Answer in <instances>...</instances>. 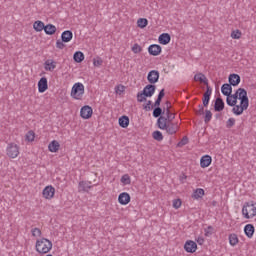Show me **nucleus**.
<instances>
[{
  "mask_svg": "<svg viewBox=\"0 0 256 256\" xmlns=\"http://www.w3.org/2000/svg\"><path fill=\"white\" fill-rule=\"evenodd\" d=\"M165 115L168 122H172L173 119H175V114L171 113V110H169V108H166Z\"/></svg>",
  "mask_w": 256,
  "mask_h": 256,
  "instance_id": "obj_38",
  "label": "nucleus"
},
{
  "mask_svg": "<svg viewBox=\"0 0 256 256\" xmlns=\"http://www.w3.org/2000/svg\"><path fill=\"white\" fill-rule=\"evenodd\" d=\"M6 153L10 159H17V157H19V146L14 143L8 144Z\"/></svg>",
  "mask_w": 256,
  "mask_h": 256,
  "instance_id": "obj_6",
  "label": "nucleus"
},
{
  "mask_svg": "<svg viewBox=\"0 0 256 256\" xmlns=\"http://www.w3.org/2000/svg\"><path fill=\"white\" fill-rule=\"evenodd\" d=\"M47 89H49V85L47 84V78L42 77L38 81V91L39 93H45Z\"/></svg>",
  "mask_w": 256,
  "mask_h": 256,
  "instance_id": "obj_17",
  "label": "nucleus"
},
{
  "mask_svg": "<svg viewBox=\"0 0 256 256\" xmlns=\"http://www.w3.org/2000/svg\"><path fill=\"white\" fill-rule=\"evenodd\" d=\"M166 107H167V109H170L171 108V102L167 101L166 102Z\"/></svg>",
  "mask_w": 256,
  "mask_h": 256,
  "instance_id": "obj_58",
  "label": "nucleus"
},
{
  "mask_svg": "<svg viewBox=\"0 0 256 256\" xmlns=\"http://www.w3.org/2000/svg\"><path fill=\"white\" fill-rule=\"evenodd\" d=\"M71 98L76 99V101H81L83 99V95H85V85L81 82H77L72 86L71 89Z\"/></svg>",
  "mask_w": 256,
  "mask_h": 256,
  "instance_id": "obj_5",
  "label": "nucleus"
},
{
  "mask_svg": "<svg viewBox=\"0 0 256 256\" xmlns=\"http://www.w3.org/2000/svg\"><path fill=\"white\" fill-rule=\"evenodd\" d=\"M195 81H200V83H204L205 85H208L207 77L203 73H198L194 76Z\"/></svg>",
  "mask_w": 256,
  "mask_h": 256,
  "instance_id": "obj_31",
  "label": "nucleus"
},
{
  "mask_svg": "<svg viewBox=\"0 0 256 256\" xmlns=\"http://www.w3.org/2000/svg\"><path fill=\"white\" fill-rule=\"evenodd\" d=\"M121 183H123V185H131V177L129 174H124L121 177Z\"/></svg>",
  "mask_w": 256,
  "mask_h": 256,
  "instance_id": "obj_37",
  "label": "nucleus"
},
{
  "mask_svg": "<svg viewBox=\"0 0 256 256\" xmlns=\"http://www.w3.org/2000/svg\"><path fill=\"white\" fill-rule=\"evenodd\" d=\"M203 195H205V190H203V188H198L196 190H194L193 194H192V199H202Z\"/></svg>",
  "mask_w": 256,
  "mask_h": 256,
  "instance_id": "obj_30",
  "label": "nucleus"
},
{
  "mask_svg": "<svg viewBox=\"0 0 256 256\" xmlns=\"http://www.w3.org/2000/svg\"><path fill=\"white\" fill-rule=\"evenodd\" d=\"M161 51H162V48L158 44H152L148 47V53L153 57H157L161 55Z\"/></svg>",
  "mask_w": 256,
  "mask_h": 256,
  "instance_id": "obj_10",
  "label": "nucleus"
},
{
  "mask_svg": "<svg viewBox=\"0 0 256 256\" xmlns=\"http://www.w3.org/2000/svg\"><path fill=\"white\" fill-rule=\"evenodd\" d=\"M203 111H204L203 106H200V109L198 111L199 115H203Z\"/></svg>",
  "mask_w": 256,
  "mask_h": 256,
  "instance_id": "obj_57",
  "label": "nucleus"
},
{
  "mask_svg": "<svg viewBox=\"0 0 256 256\" xmlns=\"http://www.w3.org/2000/svg\"><path fill=\"white\" fill-rule=\"evenodd\" d=\"M237 243H239V238L237 237V234H230L229 235V244L231 245V247H235V245H237Z\"/></svg>",
  "mask_w": 256,
  "mask_h": 256,
  "instance_id": "obj_33",
  "label": "nucleus"
},
{
  "mask_svg": "<svg viewBox=\"0 0 256 256\" xmlns=\"http://www.w3.org/2000/svg\"><path fill=\"white\" fill-rule=\"evenodd\" d=\"M60 147H61V145L59 144V142L57 140H53L48 145V151H50V153H57V151H59Z\"/></svg>",
  "mask_w": 256,
  "mask_h": 256,
  "instance_id": "obj_24",
  "label": "nucleus"
},
{
  "mask_svg": "<svg viewBox=\"0 0 256 256\" xmlns=\"http://www.w3.org/2000/svg\"><path fill=\"white\" fill-rule=\"evenodd\" d=\"M130 202H131V196L129 195V193L122 192L119 194L118 203H120V205H129Z\"/></svg>",
  "mask_w": 256,
  "mask_h": 256,
  "instance_id": "obj_11",
  "label": "nucleus"
},
{
  "mask_svg": "<svg viewBox=\"0 0 256 256\" xmlns=\"http://www.w3.org/2000/svg\"><path fill=\"white\" fill-rule=\"evenodd\" d=\"M72 39L73 32H71V30H65L64 32H62L61 40L63 41V43H69V41H71Z\"/></svg>",
  "mask_w": 256,
  "mask_h": 256,
  "instance_id": "obj_22",
  "label": "nucleus"
},
{
  "mask_svg": "<svg viewBox=\"0 0 256 256\" xmlns=\"http://www.w3.org/2000/svg\"><path fill=\"white\" fill-rule=\"evenodd\" d=\"M42 195L44 199H53L55 197V187H53L52 185L46 186L42 191Z\"/></svg>",
  "mask_w": 256,
  "mask_h": 256,
  "instance_id": "obj_7",
  "label": "nucleus"
},
{
  "mask_svg": "<svg viewBox=\"0 0 256 256\" xmlns=\"http://www.w3.org/2000/svg\"><path fill=\"white\" fill-rule=\"evenodd\" d=\"M147 80L151 83V85H155V83L159 81V71L151 70L148 73Z\"/></svg>",
  "mask_w": 256,
  "mask_h": 256,
  "instance_id": "obj_13",
  "label": "nucleus"
},
{
  "mask_svg": "<svg viewBox=\"0 0 256 256\" xmlns=\"http://www.w3.org/2000/svg\"><path fill=\"white\" fill-rule=\"evenodd\" d=\"M157 125L162 131H166L168 135H175L179 131V124L168 122L167 118L160 116Z\"/></svg>",
  "mask_w": 256,
  "mask_h": 256,
  "instance_id": "obj_2",
  "label": "nucleus"
},
{
  "mask_svg": "<svg viewBox=\"0 0 256 256\" xmlns=\"http://www.w3.org/2000/svg\"><path fill=\"white\" fill-rule=\"evenodd\" d=\"M125 91V86L123 85H118L115 87V93H117L118 95H121V93H123Z\"/></svg>",
  "mask_w": 256,
  "mask_h": 256,
  "instance_id": "obj_46",
  "label": "nucleus"
},
{
  "mask_svg": "<svg viewBox=\"0 0 256 256\" xmlns=\"http://www.w3.org/2000/svg\"><path fill=\"white\" fill-rule=\"evenodd\" d=\"M93 65L94 67H101L103 65V59H101L100 57L94 58Z\"/></svg>",
  "mask_w": 256,
  "mask_h": 256,
  "instance_id": "obj_40",
  "label": "nucleus"
},
{
  "mask_svg": "<svg viewBox=\"0 0 256 256\" xmlns=\"http://www.w3.org/2000/svg\"><path fill=\"white\" fill-rule=\"evenodd\" d=\"M152 137L155 139V141H163V133H161L159 130L154 131L152 133Z\"/></svg>",
  "mask_w": 256,
  "mask_h": 256,
  "instance_id": "obj_36",
  "label": "nucleus"
},
{
  "mask_svg": "<svg viewBox=\"0 0 256 256\" xmlns=\"http://www.w3.org/2000/svg\"><path fill=\"white\" fill-rule=\"evenodd\" d=\"M136 97L138 103H145V101H147L148 96L143 92H138Z\"/></svg>",
  "mask_w": 256,
  "mask_h": 256,
  "instance_id": "obj_35",
  "label": "nucleus"
},
{
  "mask_svg": "<svg viewBox=\"0 0 256 256\" xmlns=\"http://www.w3.org/2000/svg\"><path fill=\"white\" fill-rule=\"evenodd\" d=\"M32 237H41L43 233L41 232V229L39 228H32L31 229Z\"/></svg>",
  "mask_w": 256,
  "mask_h": 256,
  "instance_id": "obj_39",
  "label": "nucleus"
},
{
  "mask_svg": "<svg viewBox=\"0 0 256 256\" xmlns=\"http://www.w3.org/2000/svg\"><path fill=\"white\" fill-rule=\"evenodd\" d=\"M207 229L208 230H206V235H211L213 233V227L212 226H208Z\"/></svg>",
  "mask_w": 256,
  "mask_h": 256,
  "instance_id": "obj_53",
  "label": "nucleus"
},
{
  "mask_svg": "<svg viewBox=\"0 0 256 256\" xmlns=\"http://www.w3.org/2000/svg\"><path fill=\"white\" fill-rule=\"evenodd\" d=\"M163 97H165V89H162V90L159 92L157 99H161V100H162Z\"/></svg>",
  "mask_w": 256,
  "mask_h": 256,
  "instance_id": "obj_51",
  "label": "nucleus"
},
{
  "mask_svg": "<svg viewBox=\"0 0 256 256\" xmlns=\"http://www.w3.org/2000/svg\"><path fill=\"white\" fill-rule=\"evenodd\" d=\"M187 141H188L187 137H184L182 141L179 143V145H187Z\"/></svg>",
  "mask_w": 256,
  "mask_h": 256,
  "instance_id": "obj_56",
  "label": "nucleus"
},
{
  "mask_svg": "<svg viewBox=\"0 0 256 256\" xmlns=\"http://www.w3.org/2000/svg\"><path fill=\"white\" fill-rule=\"evenodd\" d=\"M239 93L240 105L233 106L232 113L234 115H243V111H247L249 108V97H247V90L243 88H239L237 90Z\"/></svg>",
  "mask_w": 256,
  "mask_h": 256,
  "instance_id": "obj_1",
  "label": "nucleus"
},
{
  "mask_svg": "<svg viewBox=\"0 0 256 256\" xmlns=\"http://www.w3.org/2000/svg\"><path fill=\"white\" fill-rule=\"evenodd\" d=\"M256 216V202L249 201L245 202L242 207V217L244 219H253Z\"/></svg>",
  "mask_w": 256,
  "mask_h": 256,
  "instance_id": "obj_4",
  "label": "nucleus"
},
{
  "mask_svg": "<svg viewBox=\"0 0 256 256\" xmlns=\"http://www.w3.org/2000/svg\"><path fill=\"white\" fill-rule=\"evenodd\" d=\"M179 180H180L181 183H185V181H187V175L182 174V175L179 177Z\"/></svg>",
  "mask_w": 256,
  "mask_h": 256,
  "instance_id": "obj_52",
  "label": "nucleus"
},
{
  "mask_svg": "<svg viewBox=\"0 0 256 256\" xmlns=\"http://www.w3.org/2000/svg\"><path fill=\"white\" fill-rule=\"evenodd\" d=\"M118 123L122 129H127L129 127V117L121 116L118 120Z\"/></svg>",
  "mask_w": 256,
  "mask_h": 256,
  "instance_id": "obj_27",
  "label": "nucleus"
},
{
  "mask_svg": "<svg viewBox=\"0 0 256 256\" xmlns=\"http://www.w3.org/2000/svg\"><path fill=\"white\" fill-rule=\"evenodd\" d=\"M26 141H35V132L33 131H29L27 134H26Z\"/></svg>",
  "mask_w": 256,
  "mask_h": 256,
  "instance_id": "obj_41",
  "label": "nucleus"
},
{
  "mask_svg": "<svg viewBox=\"0 0 256 256\" xmlns=\"http://www.w3.org/2000/svg\"><path fill=\"white\" fill-rule=\"evenodd\" d=\"M85 59V54H83V52L78 51L74 53V61L76 63H81L82 61H84Z\"/></svg>",
  "mask_w": 256,
  "mask_h": 256,
  "instance_id": "obj_32",
  "label": "nucleus"
},
{
  "mask_svg": "<svg viewBox=\"0 0 256 256\" xmlns=\"http://www.w3.org/2000/svg\"><path fill=\"white\" fill-rule=\"evenodd\" d=\"M173 207L174 209H179L181 207V199L173 200Z\"/></svg>",
  "mask_w": 256,
  "mask_h": 256,
  "instance_id": "obj_48",
  "label": "nucleus"
},
{
  "mask_svg": "<svg viewBox=\"0 0 256 256\" xmlns=\"http://www.w3.org/2000/svg\"><path fill=\"white\" fill-rule=\"evenodd\" d=\"M153 102H151V100H149L144 106H143V109L145 111H151V109H153V105H152Z\"/></svg>",
  "mask_w": 256,
  "mask_h": 256,
  "instance_id": "obj_47",
  "label": "nucleus"
},
{
  "mask_svg": "<svg viewBox=\"0 0 256 256\" xmlns=\"http://www.w3.org/2000/svg\"><path fill=\"white\" fill-rule=\"evenodd\" d=\"M93 187L91 181H80L78 184L79 193H89V189Z\"/></svg>",
  "mask_w": 256,
  "mask_h": 256,
  "instance_id": "obj_9",
  "label": "nucleus"
},
{
  "mask_svg": "<svg viewBox=\"0 0 256 256\" xmlns=\"http://www.w3.org/2000/svg\"><path fill=\"white\" fill-rule=\"evenodd\" d=\"M80 117H82V119H91V117H93V108H91V106H83L80 110Z\"/></svg>",
  "mask_w": 256,
  "mask_h": 256,
  "instance_id": "obj_8",
  "label": "nucleus"
},
{
  "mask_svg": "<svg viewBox=\"0 0 256 256\" xmlns=\"http://www.w3.org/2000/svg\"><path fill=\"white\" fill-rule=\"evenodd\" d=\"M46 256H53L52 254H47Z\"/></svg>",
  "mask_w": 256,
  "mask_h": 256,
  "instance_id": "obj_59",
  "label": "nucleus"
},
{
  "mask_svg": "<svg viewBox=\"0 0 256 256\" xmlns=\"http://www.w3.org/2000/svg\"><path fill=\"white\" fill-rule=\"evenodd\" d=\"M212 93H213V90L211 89V87L207 86V90L205 91L204 96H203L204 107H207V105H209V101L211 99Z\"/></svg>",
  "mask_w": 256,
  "mask_h": 256,
  "instance_id": "obj_21",
  "label": "nucleus"
},
{
  "mask_svg": "<svg viewBox=\"0 0 256 256\" xmlns=\"http://www.w3.org/2000/svg\"><path fill=\"white\" fill-rule=\"evenodd\" d=\"M184 249L187 253H195L197 251V243L193 240H188L184 244Z\"/></svg>",
  "mask_w": 256,
  "mask_h": 256,
  "instance_id": "obj_12",
  "label": "nucleus"
},
{
  "mask_svg": "<svg viewBox=\"0 0 256 256\" xmlns=\"http://www.w3.org/2000/svg\"><path fill=\"white\" fill-rule=\"evenodd\" d=\"M212 162L213 158H211L210 155H204L200 159V167L202 169H207V167H209V165H211Z\"/></svg>",
  "mask_w": 256,
  "mask_h": 256,
  "instance_id": "obj_15",
  "label": "nucleus"
},
{
  "mask_svg": "<svg viewBox=\"0 0 256 256\" xmlns=\"http://www.w3.org/2000/svg\"><path fill=\"white\" fill-rule=\"evenodd\" d=\"M158 41L160 45H169L171 43V35L163 33L159 36Z\"/></svg>",
  "mask_w": 256,
  "mask_h": 256,
  "instance_id": "obj_20",
  "label": "nucleus"
},
{
  "mask_svg": "<svg viewBox=\"0 0 256 256\" xmlns=\"http://www.w3.org/2000/svg\"><path fill=\"white\" fill-rule=\"evenodd\" d=\"M56 47L57 49H65V43H63V40H57Z\"/></svg>",
  "mask_w": 256,
  "mask_h": 256,
  "instance_id": "obj_49",
  "label": "nucleus"
},
{
  "mask_svg": "<svg viewBox=\"0 0 256 256\" xmlns=\"http://www.w3.org/2000/svg\"><path fill=\"white\" fill-rule=\"evenodd\" d=\"M53 249V242L45 237L39 238L35 243V251L39 255H47Z\"/></svg>",
  "mask_w": 256,
  "mask_h": 256,
  "instance_id": "obj_3",
  "label": "nucleus"
},
{
  "mask_svg": "<svg viewBox=\"0 0 256 256\" xmlns=\"http://www.w3.org/2000/svg\"><path fill=\"white\" fill-rule=\"evenodd\" d=\"M161 105V99L160 98H157L155 103H154V107H159Z\"/></svg>",
  "mask_w": 256,
  "mask_h": 256,
  "instance_id": "obj_54",
  "label": "nucleus"
},
{
  "mask_svg": "<svg viewBox=\"0 0 256 256\" xmlns=\"http://www.w3.org/2000/svg\"><path fill=\"white\" fill-rule=\"evenodd\" d=\"M141 51H143V49L140 47L139 44L136 43L132 46L133 53L138 54V53H141Z\"/></svg>",
  "mask_w": 256,
  "mask_h": 256,
  "instance_id": "obj_43",
  "label": "nucleus"
},
{
  "mask_svg": "<svg viewBox=\"0 0 256 256\" xmlns=\"http://www.w3.org/2000/svg\"><path fill=\"white\" fill-rule=\"evenodd\" d=\"M226 125H227L228 128L233 127V125H235V118H229L227 120V124Z\"/></svg>",
  "mask_w": 256,
  "mask_h": 256,
  "instance_id": "obj_50",
  "label": "nucleus"
},
{
  "mask_svg": "<svg viewBox=\"0 0 256 256\" xmlns=\"http://www.w3.org/2000/svg\"><path fill=\"white\" fill-rule=\"evenodd\" d=\"M212 117H213V114L211 113V111L206 110V114H205V118H204L205 123H209V121H211Z\"/></svg>",
  "mask_w": 256,
  "mask_h": 256,
  "instance_id": "obj_45",
  "label": "nucleus"
},
{
  "mask_svg": "<svg viewBox=\"0 0 256 256\" xmlns=\"http://www.w3.org/2000/svg\"><path fill=\"white\" fill-rule=\"evenodd\" d=\"M215 111H223L225 109V102H223V99L217 98L214 104Z\"/></svg>",
  "mask_w": 256,
  "mask_h": 256,
  "instance_id": "obj_29",
  "label": "nucleus"
},
{
  "mask_svg": "<svg viewBox=\"0 0 256 256\" xmlns=\"http://www.w3.org/2000/svg\"><path fill=\"white\" fill-rule=\"evenodd\" d=\"M137 25L140 29H145V27L149 25V21L146 18H139Z\"/></svg>",
  "mask_w": 256,
  "mask_h": 256,
  "instance_id": "obj_34",
  "label": "nucleus"
},
{
  "mask_svg": "<svg viewBox=\"0 0 256 256\" xmlns=\"http://www.w3.org/2000/svg\"><path fill=\"white\" fill-rule=\"evenodd\" d=\"M197 243H198L199 245H203V243H205V239H203V237H198Z\"/></svg>",
  "mask_w": 256,
  "mask_h": 256,
  "instance_id": "obj_55",
  "label": "nucleus"
},
{
  "mask_svg": "<svg viewBox=\"0 0 256 256\" xmlns=\"http://www.w3.org/2000/svg\"><path fill=\"white\" fill-rule=\"evenodd\" d=\"M55 67H57V62L48 59L44 63V69L45 71H55Z\"/></svg>",
  "mask_w": 256,
  "mask_h": 256,
  "instance_id": "obj_23",
  "label": "nucleus"
},
{
  "mask_svg": "<svg viewBox=\"0 0 256 256\" xmlns=\"http://www.w3.org/2000/svg\"><path fill=\"white\" fill-rule=\"evenodd\" d=\"M241 31L240 30H233L231 32V38L232 39H239L241 37Z\"/></svg>",
  "mask_w": 256,
  "mask_h": 256,
  "instance_id": "obj_42",
  "label": "nucleus"
},
{
  "mask_svg": "<svg viewBox=\"0 0 256 256\" xmlns=\"http://www.w3.org/2000/svg\"><path fill=\"white\" fill-rule=\"evenodd\" d=\"M56 32H57V27H55V25L48 24L44 26V33H46V35H55Z\"/></svg>",
  "mask_w": 256,
  "mask_h": 256,
  "instance_id": "obj_25",
  "label": "nucleus"
},
{
  "mask_svg": "<svg viewBox=\"0 0 256 256\" xmlns=\"http://www.w3.org/2000/svg\"><path fill=\"white\" fill-rule=\"evenodd\" d=\"M239 99V93L233 94V95H228L226 98V103L229 105V107H235L237 105V100Z\"/></svg>",
  "mask_w": 256,
  "mask_h": 256,
  "instance_id": "obj_14",
  "label": "nucleus"
},
{
  "mask_svg": "<svg viewBox=\"0 0 256 256\" xmlns=\"http://www.w3.org/2000/svg\"><path fill=\"white\" fill-rule=\"evenodd\" d=\"M161 113H163V109H161L160 107H157L153 110V117L155 118L161 117Z\"/></svg>",
  "mask_w": 256,
  "mask_h": 256,
  "instance_id": "obj_44",
  "label": "nucleus"
},
{
  "mask_svg": "<svg viewBox=\"0 0 256 256\" xmlns=\"http://www.w3.org/2000/svg\"><path fill=\"white\" fill-rule=\"evenodd\" d=\"M244 233L248 239H253V235H255V226H253V224H247L244 227Z\"/></svg>",
  "mask_w": 256,
  "mask_h": 256,
  "instance_id": "obj_19",
  "label": "nucleus"
},
{
  "mask_svg": "<svg viewBox=\"0 0 256 256\" xmlns=\"http://www.w3.org/2000/svg\"><path fill=\"white\" fill-rule=\"evenodd\" d=\"M155 85L153 84H148L143 88V93L146 95V97H153L155 95Z\"/></svg>",
  "mask_w": 256,
  "mask_h": 256,
  "instance_id": "obj_18",
  "label": "nucleus"
},
{
  "mask_svg": "<svg viewBox=\"0 0 256 256\" xmlns=\"http://www.w3.org/2000/svg\"><path fill=\"white\" fill-rule=\"evenodd\" d=\"M33 29L37 31V33H40V31L45 30V23L41 20H37L33 24Z\"/></svg>",
  "mask_w": 256,
  "mask_h": 256,
  "instance_id": "obj_28",
  "label": "nucleus"
},
{
  "mask_svg": "<svg viewBox=\"0 0 256 256\" xmlns=\"http://www.w3.org/2000/svg\"><path fill=\"white\" fill-rule=\"evenodd\" d=\"M222 94L225 95V97H228L233 93V87L230 86V84H223L221 87Z\"/></svg>",
  "mask_w": 256,
  "mask_h": 256,
  "instance_id": "obj_26",
  "label": "nucleus"
},
{
  "mask_svg": "<svg viewBox=\"0 0 256 256\" xmlns=\"http://www.w3.org/2000/svg\"><path fill=\"white\" fill-rule=\"evenodd\" d=\"M228 81L230 83V86L237 87L241 83V76L239 74H230Z\"/></svg>",
  "mask_w": 256,
  "mask_h": 256,
  "instance_id": "obj_16",
  "label": "nucleus"
}]
</instances>
